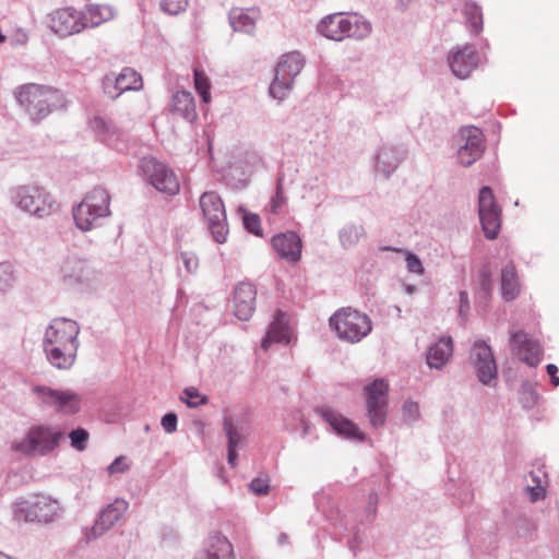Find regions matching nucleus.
I'll list each match as a JSON object with an SVG mask.
<instances>
[{
	"label": "nucleus",
	"instance_id": "c756f323",
	"mask_svg": "<svg viewBox=\"0 0 559 559\" xmlns=\"http://www.w3.org/2000/svg\"><path fill=\"white\" fill-rule=\"evenodd\" d=\"M173 110L189 121L194 120L197 111L192 94L187 91L175 93L173 96Z\"/></svg>",
	"mask_w": 559,
	"mask_h": 559
},
{
	"label": "nucleus",
	"instance_id": "39448f33",
	"mask_svg": "<svg viewBox=\"0 0 559 559\" xmlns=\"http://www.w3.org/2000/svg\"><path fill=\"white\" fill-rule=\"evenodd\" d=\"M330 325L341 340L348 343L361 341L372 329L367 314L349 307L337 310L330 318Z\"/></svg>",
	"mask_w": 559,
	"mask_h": 559
},
{
	"label": "nucleus",
	"instance_id": "603ef678",
	"mask_svg": "<svg viewBox=\"0 0 559 559\" xmlns=\"http://www.w3.org/2000/svg\"><path fill=\"white\" fill-rule=\"evenodd\" d=\"M460 301H461L460 311H463L464 307H468V297H467V293L466 292H461L460 293Z\"/></svg>",
	"mask_w": 559,
	"mask_h": 559
},
{
	"label": "nucleus",
	"instance_id": "c85d7f7f",
	"mask_svg": "<svg viewBox=\"0 0 559 559\" xmlns=\"http://www.w3.org/2000/svg\"><path fill=\"white\" fill-rule=\"evenodd\" d=\"M501 292L504 300L510 301L520 294L516 270L512 263L507 264L501 272Z\"/></svg>",
	"mask_w": 559,
	"mask_h": 559
},
{
	"label": "nucleus",
	"instance_id": "a19ab883",
	"mask_svg": "<svg viewBox=\"0 0 559 559\" xmlns=\"http://www.w3.org/2000/svg\"><path fill=\"white\" fill-rule=\"evenodd\" d=\"M405 261H406V267H407L408 272L415 273L418 275L424 274L423 263L416 254H414L412 252H406Z\"/></svg>",
	"mask_w": 559,
	"mask_h": 559
},
{
	"label": "nucleus",
	"instance_id": "1a4fd4ad",
	"mask_svg": "<svg viewBox=\"0 0 559 559\" xmlns=\"http://www.w3.org/2000/svg\"><path fill=\"white\" fill-rule=\"evenodd\" d=\"M140 167L144 177L156 190L169 195H175L179 192L180 185L176 175L155 157H143Z\"/></svg>",
	"mask_w": 559,
	"mask_h": 559
},
{
	"label": "nucleus",
	"instance_id": "864d4df0",
	"mask_svg": "<svg viewBox=\"0 0 559 559\" xmlns=\"http://www.w3.org/2000/svg\"><path fill=\"white\" fill-rule=\"evenodd\" d=\"M396 1H397V5L401 9L407 8L413 2V0H396Z\"/></svg>",
	"mask_w": 559,
	"mask_h": 559
},
{
	"label": "nucleus",
	"instance_id": "ddd939ff",
	"mask_svg": "<svg viewBox=\"0 0 559 559\" xmlns=\"http://www.w3.org/2000/svg\"><path fill=\"white\" fill-rule=\"evenodd\" d=\"M57 511L58 503L48 497L41 496L19 503L15 516L20 521L48 523L53 520Z\"/></svg>",
	"mask_w": 559,
	"mask_h": 559
},
{
	"label": "nucleus",
	"instance_id": "f3484780",
	"mask_svg": "<svg viewBox=\"0 0 559 559\" xmlns=\"http://www.w3.org/2000/svg\"><path fill=\"white\" fill-rule=\"evenodd\" d=\"M472 359L479 381L488 384L497 376V364L491 348L484 341H477L473 347Z\"/></svg>",
	"mask_w": 559,
	"mask_h": 559
},
{
	"label": "nucleus",
	"instance_id": "f03ea898",
	"mask_svg": "<svg viewBox=\"0 0 559 559\" xmlns=\"http://www.w3.org/2000/svg\"><path fill=\"white\" fill-rule=\"evenodd\" d=\"M64 439V432L51 425H33L24 437L12 443V450L25 456H46L52 453Z\"/></svg>",
	"mask_w": 559,
	"mask_h": 559
},
{
	"label": "nucleus",
	"instance_id": "7ed1b4c3",
	"mask_svg": "<svg viewBox=\"0 0 559 559\" xmlns=\"http://www.w3.org/2000/svg\"><path fill=\"white\" fill-rule=\"evenodd\" d=\"M17 99L33 120H40L63 106V95L52 87L27 84L20 88Z\"/></svg>",
	"mask_w": 559,
	"mask_h": 559
},
{
	"label": "nucleus",
	"instance_id": "5fc2aeb1",
	"mask_svg": "<svg viewBox=\"0 0 559 559\" xmlns=\"http://www.w3.org/2000/svg\"><path fill=\"white\" fill-rule=\"evenodd\" d=\"M0 559H12L11 557L0 552Z\"/></svg>",
	"mask_w": 559,
	"mask_h": 559
},
{
	"label": "nucleus",
	"instance_id": "09e8293b",
	"mask_svg": "<svg viewBox=\"0 0 559 559\" xmlns=\"http://www.w3.org/2000/svg\"><path fill=\"white\" fill-rule=\"evenodd\" d=\"M12 278V272L7 264H0V285L8 283Z\"/></svg>",
	"mask_w": 559,
	"mask_h": 559
},
{
	"label": "nucleus",
	"instance_id": "8fccbe9b",
	"mask_svg": "<svg viewBox=\"0 0 559 559\" xmlns=\"http://www.w3.org/2000/svg\"><path fill=\"white\" fill-rule=\"evenodd\" d=\"M546 370H547V373L551 378V383L554 384V386H558L559 385V377H557L558 367L554 364H549V365H547Z\"/></svg>",
	"mask_w": 559,
	"mask_h": 559
},
{
	"label": "nucleus",
	"instance_id": "72a5a7b5",
	"mask_svg": "<svg viewBox=\"0 0 559 559\" xmlns=\"http://www.w3.org/2000/svg\"><path fill=\"white\" fill-rule=\"evenodd\" d=\"M71 447L78 451H84L87 447L90 435L83 428H76L69 433Z\"/></svg>",
	"mask_w": 559,
	"mask_h": 559
},
{
	"label": "nucleus",
	"instance_id": "3c124183",
	"mask_svg": "<svg viewBox=\"0 0 559 559\" xmlns=\"http://www.w3.org/2000/svg\"><path fill=\"white\" fill-rule=\"evenodd\" d=\"M237 448L228 447V463L231 466H236V460H237Z\"/></svg>",
	"mask_w": 559,
	"mask_h": 559
},
{
	"label": "nucleus",
	"instance_id": "4be33fe9",
	"mask_svg": "<svg viewBox=\"0 0 559 559\" xmlns=\"http://www.w3.org/2000/svg\"><path fill=\"white\" fill-rule=\"evenodd\" d=\"M19 205L24 211L38 216H44L47 211L46 195L44 191L35 187H22L17 191Z\"/></svg>",
	"mask_w": 559,
	"mask_h": 559
},
{
	"label": "nucleus",
	"instance_id": "79ce46f5",
	"mask_svg": "<svg viewBox=\"0 0 559 559\" xmlns=\"http://www.w3.org/2000/svg\"><path fill=\"white\" fill-rule=\"evenodd\" d=\"M250 489L254 495H267L270 489L269 481L262 478H254L250 483Z\"/></svg>",
	"mask_w": 559,
	"mask_h": 559
},
{
	"label": "nucleus",
	"instance_id": "5701e85b",
	"mask_svg": "<svg viewBox=\"0 0 559 559\" xmlns=\"http://www.w3.org/2000/svg\"><path fill=\"white\" fill-rule=\"evenodd\" d=\"M128 506V502L123 499H116L112 503L108 504L100 512L98 520L92 528L94 537L102 535L105 531L112 527L127 511Z\"/></svg>",
	"mask_w": 559,
	"mask_h": 559
},
{
	"label": "nucleus",
	"instance_id": "9d476101",
	"mask_svg": "<svg viewBox=\"0 0 559 559\" xmlns=\"http://www.w3.org/2000/svg\"><path fill=\"white\" fill-rule=\"evenodd\" d=\"M33 392L44 405L55 408L58 413L73 415L81 409L82 397L74 391L43 385L35 386Z\"/></svg>",
	"mask_w": 559,
	"mask_h": 559
},
{
	"label": "nucleus",
	"instance_id": "ea45409f",
	"mask_svg": "<svg viewBox=\"0 0 559 559\" xmlns=\"http://www.w3.org/2000/svg\"><path fill=\"white\" fill-rule=\"evenodd\" d=\"M129 468L130 464L127 456L120 455L107 467V473L111 476L115 474L126 473Z\"/></svg>",
	"mask_w": 559,
	"mask_h": 559
},
{
	"label": "nucleus",
	"instance_id": "37998d69",
	"mask_svg": "<svg viewBox=\"0 0 559 559\" xmlns=\"http://www.w3.org/2000/svg\"><path fill=\"white\" fill-rule=\"evenodd\" d=\"M285 201H286V199L284 197L283 189H282V187L277 186L276 193L272 198V201H271V211L273 213H277L281 210V207L284 205Z\"/></svg>",
	"mask_w": 559,
	"mask_h": 559
},
{
	"label": "nucleus",
	"instance_id": "bb28decb",
	"mask_svg": "<svg viewBox=\"0 0 559 559\" xmlns=\"http://www.w3.org/2000/svg\"><path fill=\"white\" fill-rule=\"evenodd\" d=\"M259 13L254 9L235 8L229 13V21L235 31L250 33L254 28Z\"/></svg>",
	"mask_w": 559,
	"mask_h": 559
},
{
	"label": "nucleus",
	"instance_id": "423d86ee",
	"mask_svg": "<svg viewBox=\"0 0 559 559\" xmlns=\"http://www.w3.org/2000/svg\"><path fill=\"white\" fill-rule=\"evenodd\" d=\"M109 214V195L105 189L95 188L73 210L76 226L84 231L91 230L97 221Z\"/></svg>",
	"mask_w": 559,
	"mask_h": 559
},
{
	"label": "nucleus",
	"instance_id": "58836bf2",
	"mask_svg": "<svg viewBox=\"0 0 559 559\" xmlns=\"http://www.w3.org/2000/svg\"><path fill=\"white\" fill-rule=\"evenodd\" d=\"M243 224L246 229L255 235V236H262V229H261V219L259 215L247 213L243 215Z\"/></svg>",
	"mask_w": 559,
	"mask_h": 559
},
{
	"label": "nucleus",
	"instance_id": "7c9ffc66",
	"mask_svg": "<svg viewBox=\"0 0 559 559\" xmlns=\"http://www.w3.org/2000/svg\"><path fill=\"white\" fill-rule=\"evenodd\" d=\"M143 81L141 75L131 68H124L115 80L117 95L127 91H138L142 88Z\"/></svg>",
	"mask_w": 559,
	"mask_h": 559
},
{
	"label": "nucleus",
	"instance_id": "aec40b11",
	"mask_svg": "<svg viewBox=\"0 0 559 559\" xmlns=\"http://www.w3.org/2000/svg\"><path fill=\"white\" fill-rule=\"evenodd\" d=\"M453 74L459 79H466L478 64V56L472 46H464L453 51L449 58Z\"/></svg>",
	"mask_w": 559,
	"mask_h": 559
},
{
	"label": "nucleus",
	"instance_id": "20e7f679",
	"mask_svg": "<svg viewBox=\"0 0 559 559\" xmlns=\"http://www.w3.org/2000/svg\"><path fill=\"white\" fill-rule=\"evenodd\" d=\"M371 29V24L358 14L335 13L324 17L319 24V31L324 37L337 41L345 38H366Z\"/></svg>",
	"mask_w": 559,
	"mask_h": 559
},
{
	"label": "nucleus",
	"instance_id": "412c9836",
	"mask_svg": "<svg viewBox=\"0 0 559 559\" xmlns=\"http://www.w3.org/2000/svg\"><path fill=\"white\" fill-rule=\"evenodd\" d=\"M272 246L281 258L290 262H297L301 257V239L294 231L274 236Z\"/></svg>",
	"mask_w": 559,
	"mask_h": 559
},
{
	"label": "nucleus",
	"instance_id": "cd10ccee",
	"mask_svg": "<svg viewBox=\"0 0 559 559\" xmlns=\"http://www.w3.org/2000/svg\"><path fill=\"white\" fill-rule=\"evenodd\" d=\"M82 13L86 27H95L114 17V10L106 4H87Z\"/></svg>",
	"mask_w": 559,
	"mask_h": 559
},
{
	"label": "nucleus",
	"instance_id": "de8ad7c7",
	"mask_svg": "<svg viewBox=\"0 0 559 559\" xmlns=\"http://www.w3.org/2000/svg\"><path fill=\"white\" fill-rule=\"evenodd\" d=\"M419 415V406L415 402H409L404 405V417L409 420H415Z\"/></svg>",
	"mask_w": 559,
	"mask_h": 559
},
{
	"label": "nucleus",
	"instance_id": "e433bc0d",
	"mask_svg": "<svg viewBox=\"0 0 559 559\" xmlns=\"http://www.w3.org/2000/svg\"><path fill=\"white\" fill-rule=\"evenodd\" d=\"M224 431L228 439V447L237 448L241 442V437L230 417L224 418Z\"/></svg>",
	"mask_w": 559,
	"mask_h": 559
},
{
	"label": "nucleus",
	"instance_id": "2eb2a0df",
	"mask_svg": "<svg viewBox=\"0 0 559 559\" xmlns=\"http://www.w3.org/2000/svg\"><path fill=\"white\" fill-rule=\"evenodd\" d=\"M82 13L71 9L62 8L49 15L48 26L61 37L70 36L82 32L86 27Z\"/></svg>",
	"mask_w": 559,
	"mask_h": 559
},
{
	"label": "nucleus",
	"instance_id": "a18cd8bd",
	"mask_svg": "<svg viewBox=\"0 0 559 559\" xmlns=\"http://www.w3.org/2000/svg\"><path fill=\"white\" fill-rule=\"evenodd\" d=\"M181 257L187 271L192 272L197 270L199 261L193 252H182Z\"/></svg>",
	"mask_w": 559,
	"mask_h": 559
},
{
	"label": "nucleus",
	"instance_id": "a211bd4d",
	"mask_svg": "<svg viewBox=\"0 0 559 559\" xmlns=\"http://www.w3.org/2000/svg\"><path fill=\"white\" fill-rule=\"evenodd\" d=\"M90 127L95 135L108 146L122 151L127 147L126 133L112 121L96 116L90 121Z\"/></svg>",
	"mask_w": 559,
	"mask_h": 559
},
{
	"label": "nucleus",
	"instance_id": "4468645a",
	"mask_svg": "<svg viewBox=\"0 0 559 559\" xmlns=\"http://www.w3.org/2000/svg\"><path fill=\"white\" fill-rule=\"evenodd\" d=\"M388 383L378 379L366 386L367 393V416L373 427L383 426L386 416Z\"/></svg>",
	"mask_w": 559,
	"mask_h": 559
},
{
	"label": "nucleus",
	"instance_id": "393cba45",
	"mask_svg": "<svg viewBox=\"0 0 559 559\" xmlns=\"http://www.w3.org/2000/svg\"><path fill=\"white\" fill-rule=\"evenodd\" d=\"M197 559H234L233 545L225 536L213 535L206 549L200 552Z\"/></svg>",
	"mask_w": 559,
	"mask_h": 559
},
{
	"label": "nucleus",
	"instance_id": "0eeeda50",
	"mask_svg": "<svg viewBox=\"0 0 559 559\" xmlns=\"http://www.w3.org/2000/svg\"><path fill=\"white\" fill-rule=\"evenodd\" d=\"M200 207L214 239L224 243L227 239L226 211L221 197L214 192H204L200 198Z\"/></svg>",
	"mask_w": 559,
	"mask_h": 559
},
{
	"label": "nucleus",
	"instance_id": "9b49d317",
	"mask_svg": "<svg viewBox=\"0 0 559 559\" xmlns=\"http://www.w3.org/2000/svg\"><path fill=\"white\" fill-rule=\"evenodd\" d=\"M478 214L486 238L496 239L501 227V207L489 187H483L479 191Z\"/></svg>",
	"mask_w": 559,
	"mask_h": 559
},
{
	"label": "nucleus",
	"instance_id": "2f4dec72",
	"mask_svg": "<svg viewBox=\"0 0 559 559\" xmlns=\"http://www.w3.org/2000/svg\"><path fill=\"white\" fill-rule=\"evenodd\" d=\"M289 329L281 318H276L270 325L265 337L262 341V348L266 350L272 343H288Z\"/></svg>",
	"mask_w": 559,
	"mask_h": 559
},
{
	"label": "nucleus",
	"instance_id": "6ab92c4d",
	"mask_svg": "<svg viewBox=\"0 0 559 559\" xmlns=\"http://www.w3.org/2000/svg\"><path fill=\"white\" fill-rule=\"evenodd\" d=\"M257 288L251 283H240L235 288L234 310L240 320H248L255 309Z\"/></svg>",
	"mask_w": 559,
	"mask_h": 559
},
{
	"label": "nucleus",
	"instance_id": "c9c22d12",
	"mask_svg": "<svg viewBox=\"0 0 559 559\" xmlns=\"http://www.w3.org/2000/svg\"><path fill=\"white\" fill-rule=\"evenodd\" d=\"M464 12H465L466 19L468 20V22L471 23V25L473 27V31L475 33H478L481 28V23H483L481 13H480L479 8L475 4L467 3L465 5Z\"/></svg>",
	"mask_w": 559,
	"mask_h": 559
},
{
	"label": "nucleus",
	"instance_id": "dca6fc26",
	"mask_svg": "<svg viewBox=\"0 0 559 559\" xmlns=\"http://www.w3.org/2000/svg\"><path fill=\"white\" fill-rule=\"evenodd\" d=\"M510 346L512 353L528 366H537L543 356L540 344L528 337L523 331H518L511 334Z\"/></svg>",
	"mask_w": 559,
	"mask_h": 559
},
{
	"label": "nucleus",
	"instance_id": "c03bdc74",
	"mask_svg": "<svg viewBox=\"0 0 559 559\" xmlns=\"http://www.w3.org/2000/svg\"><path fill=\"white\" fill-rule=\"evenodd\" d=\"M162 426L168 433L174 432L177 429V416L174 413H168L162 418Z\"/></svg>",
	"mask_w": 559,
	"mask_h": 559
},
{
	"label": "nucleus",
	"instance_id": "4c0bfd02",
	"mask_svg": "<svg viewBox=\"0 0 559 559\" xmlns=\"http://www.w3.org/2000/svg\"><path fill=\"white\" fill-rule=\"evenodd\" d=\"M188 5L187 0H162L160 8L168 14H179L185 11Z\"/></svg>",
	"mask_w": 559,
	"mask_h": 559
},
{
	"label": "nucleus",
	"instance_id": "b1692460",
	"mask_svg": "<svg viewBox=\"0 0 559 559\" xmlns=\"http://www.w3.org/2000/svg\"><path fill=\"white\" fill-rule=\"evenodd\" d=\"M321 415L336 433L352 439L364 440V435L359 428L343 415L328 408L322 409Z\"/></svg>",
	"mask_w": 559,
	"mask_h": 559
},
{
	"label": "nucleus",
	"instance_id": "6e6552de",
	"mask_svg": "<svg viewBox=\"0 0 559 559\" xmlns=\"http://www.w3.org/2000/svg\"><path fill=\"white\" fill-rule=\"evenodd\" d=\"M304 67V59L299 52H289L283 56L275 70V78L270 86L274 98L283 99L293 86L295 78Z\"/></svg>",
	"mask_w": 559,
	"mask_h": 559
},
{
	"label": "nucleus",
	"instance_id": "f704fd0d",
	"mask_svg": "<svg viewBox=\"0 0 559 559\" xmlns=\"http://www.w3.org/2000/svg\"><path fill=\"white\" fill-rule=\"evenodd\" d=\"M182 397L180 400L185 402L189 407H198L200 405L206 404L207 399L200 394V392L194 388H187L183 391Z\"/></svg>",
	"mask_w": 559,
	"mask_h": 559
},
{
	"label": "nucleus",
	"instance_id": "a878e982",
	"mask_svg": "<svg viewBox=\"0 0 559 559\" xmlns=\"http://www.w3.org/2000/svg\"><path fill=\"white\" fill-rule=\"evenodd\" d=\"M453 354V341L451 337H442L432 345L427 355V364L430 368H442Z\"/></svg>",
	"mask_w": 559,
	"mask_h": 559
},
{
	"label": "nucleus",
	"instance_id": "f257e3e1",
	"mask_svg": "<svg viewBox=\"0 0 559 559\" xmlns=\"http://www.w3.org/2000/svg\"><path fill=\"white\" fill-rule=\"evenodd\" d=\"M80 329L75 321L56 318L46 330L45 352L59 369H69L75 361Z\"/></svg>",
	"mask_w": 559,
	"mask_h": 559
},
{
	"label": "nucleus",
	"instance_id": "473e14b6",
	"mask_svg": "<svg viewBox=\"0 0 559 559\" xmlns=\"http://www.w3.org/2000/svg\"><path fill=\"white\" fill-rule=\"evenodd\" d=\"M194 88L197 93L200 95L203 103L207 104L211 102V82L209 76L205 74L203 70L199 68H194Z\"/></svg>",
	"mask_w": 559,
	"mask_h": 559
},
{
	"label": "nucleus",
	"instance_id": "49530a36",
	"mask_svg": "<svg viewBox=\"0 0 559 559\" xmlns=\"http://www.w3.org/2000/svg\"><path fill=\"white\" fill-rule=\"evenodd\" d=\"M527 491L530 495V500L532 502H535L539 499L545 498V495H546V490L540 484H538L536 486H528Z\"/></svg>",
	"mask_w": 559,
	"mask_h": 559
},
{
	"label": "nucleus",
	"instance_id": "f8f14e48",
	"mask_svg": "<svg viewBox=\"0 0 559 559\" xmlns=\"http://www.w3.org/2000/svg\"><path fill=\"white\" fill-rule=\"evenodd\" d=\"M484 134L479 128L464 127L457 138V159L467 167L479 159L484 153Z\"/></svg>",
	"mask_w": 559,
	"mask_h": 559
}]
</instances>
